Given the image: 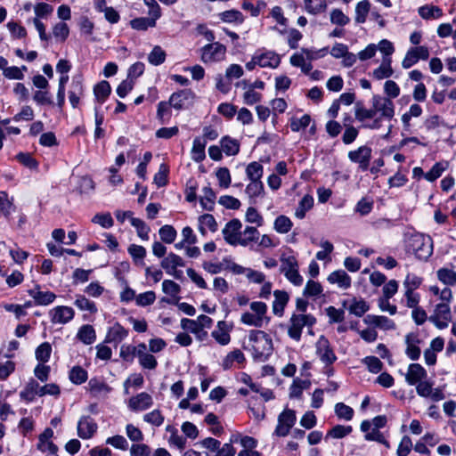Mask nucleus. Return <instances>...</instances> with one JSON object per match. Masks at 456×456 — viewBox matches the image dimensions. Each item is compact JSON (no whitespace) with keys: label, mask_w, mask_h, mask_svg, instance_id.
Listing matches in <instances>:
<instances>
[{"label":"nucleus","mask_w":456,"mask_h":456,"mask_svg":"<svg viewBox=\"0 0 456 456\" xmlns=\"http://www.w3.org/2000/svg\"><path fill=\"white\" fill-rule=\"evenodd\" d=\"M181 327L183 330H189L191 333L195 334L199 340L202 341L208 337V332L202 330L201 328L195 322V320L183 318L181 321Z\"/></svg>","instance_id":"30"},{"label":"nucleus","mask_w":456,"mask_h":456,"mask_svg":"<svg viewBox=\"0 0 456 456\" xmlns=\"http://www.w3.org/2000/svg\"><path fill=\"white\" fill-rule=\"evenodd\" d=\"M77 338L86 345H91L96 338L95 330L89 324L83 325L77 334Z\"/></svg>","instance_id":"34"},{"label":"nucleus","mask_w":456,"mask_h":456,"mask_svg":"<svg viewBox=\"0 0 456 456\" xmlns=\"http://www.w3.org/2000/svg\"><path fill=\"white\" fill-rule=\"evenodd\" d=\"M241 222L239 219H232L229 221L224 229L222 230V233L224 240L231 246L240 245V240L241 238Z\"/></svg>","instance_id":"7"},{"label":"nucleus","mask_w":456,"mask_h":456,"mask_svg":"<svg viewBox=\"0 0 456 456\" xmlns=\"http://www.w3.org/2000/svg\"><path fill=\"white\" fill-rule=\"evenodd\" d=\"M52 353V346L48 342L42 343L36 349L35 354L37 361L45 363L50 359Z\"/></svg>","instance_id":"46"},{"label":"nucleus","mask_w":456,"mask_h":456,"mask_svg":"<svg viewBox=\"0 0 456 456\" xmlns=\"http://www.w3.org/2000/svg\"><path fill=\"white\" fill-rule=\"evenodd\" d=\"M132 28L136 30H147L156 26L155 21L148 17L135 18L130 21Z\"/></svg>","instance_id":"47"},{"label":"nucleus","mask_w":456,"mask_h":456,"mask_svg":"<svg viewBox=\"0 0 456 456\" xmlns=\"http://www.w3.org/2000/svg\"><path fill=\"white\" fill-rule=\"evenodd\" d=\"M352 432V427L351 426H343V425H337L333 427L327 434V437H332L335 439H340L347 435H349Z\"/></svg>","instance_id":"55"},{"label":"nucleus","mask_w":456,"mask_h":456,"mask_svg":"<svg viewBox=\"0 0 456 456\" xmlns=\"http://www.w3.org/2000/svg\"><path fill=\"white\" fill-rule=\"evenodd\" d=\"M69 379L74 384H83L87 379V372L82 367L75 366L69 372Z\"/></svg>","instance_id":"50"},{"label":"nucleus","mask_w":456,"mask_h":456,"mask_svg":"<svg viewBox=\"0 0 456 456\" xmlns=\"http://www.w3.org/2000/svg\"><path fill=\"white\" fill-rule=\"evenodd\" d=\"M248 339L254 359L259 362L265 361L273 350L272 340L268 335L265 331L253 330L249 332Z\"/></svg>","instance_id":"2"},{"label":"nucleus","mask_w":456,"mask_h":456,"mask_svg":"<svg viewBox=\"0 0 456 456\" xmlns=\"http://www.w3.org/2000/svg\"><path fill=\"white\" fill-rule=\"evenodd\" d=\"M92 222L101 225L102 228H110L113 226L114 222L110 213L96 214L93 218Z\"/></svg>","instance_id":"62"},{"label":"nucleus","mask_w":456,"mask_h":456,"mask_svg":"<svg viewBox=\"0 0 456 456\" xmlns=\"http://www.w3.org/2000/svg\"><path fill=\"white\" fill-rule=\"evenodd\" d=\"M405 248L419 260L427 261L433 254V240L429 235L419 232L405 235Z\"/></svg>","instance_id":"1"},{"label":"nucleus","mask_w":456,"mask_h":456,"mask_svg":"<svg viewBox=\"0 0 456 456\" xmlns=\"http://www.w3.org/2000/svg\"><path fill=\"white\" fill-rule=\"evenodd\" d=\"M159 232L160 239L165 243L170 244V243L174 242L176 238L175 229L173 226L168 225V224L162 226L159 229Z\"/></svg>","instance_id":"59"},{"label":"nucleus","mask_w":456,"mask_h":456,"mask_svg":"<svg viewBox=\"0 0 456 456\" xmlns=\"http://www.w3.org/2000/svg\"><path fill=\"white\" fill-rule=\"evenodd\" d=\"M49 314L53 323L65 324L73 319L75 312L69 306L61 305L53 308Z\"/></svg>","instance_id":"14"},{"label":"nucleus","mask_w":456,"mask_h":456,"mask_svg":"<svg viewBox=\"0 0 456 456\" xmlns=\"http://www.w3.org/2000/svg\"><path fill=\"white\" fill-rule=\"evenodd\" d=\"M427 370L419 363H411L408 367L407 373L405 374V380L411 386H415L417 383L427 378Z\"/></svg>","instance_id":"16"},{"label":"nucleus","mask_w":456,"mask_h":456,"mask_svg":"<svg viewBox=\"0 0 456 456\" xmlns=\"http://www.w3.org/2000/svg\"><path fill=\"white\" fill-rule=\"evenodd\" d=\"M200 51V60L206 64L222 61L226 55V46L219 42L208 44Z\"/></svg>","instance_id":"6"},{"label":"nucleus","mask_w":456,"mask_h":456,"mask_svg":"<svg viewBox=\"0 0 456 456\" xmlns=\"http://www.w3.org/2000/svg\"><path fill=\"white\" fill-rule=\"evenodd\" d=\"M281 273L295 286H300L303 283V277L298 273V263L294 256H281Z\"/></svg>","instance_id":"5"},{"label":"nucleus","mask_w":456,"mask_h":456,"mask_svg":"<svg viewBox=\"0 0 456 456\" xmlns=\"http://www.w3.org/2000/svg\"><path fill=\"white\" fill-rule=\"evenodd\" d=\"M257 65L262 68H277L281 62V57L279 54L273 51H266L265 53L256 54Z\"/></svg>","instance_id":"22"},{"label":"nucleus","mask_w":456,"mask_h":456,"mask_svg":"<svg viewBox=\"0 0 456 456\" xmlns=\"http://www.w3.org/2000/svg\"><path fill=\"white\" fill-rule=\"evenodd\" d=\"M53 436V431L49 428H45L38 437L37 449L43 452L46 451H58L57 445L51 441Z\"/></svg>","instance_id":"25"},{"label":"nucleus","mask_w":456,"mask_h":456,"mask_svg":"<svg viewBox=\"0 0 456 456\" xmlns=\"http://www.w3.org/2000/svg\"><path fill=\"white\" fill-rule=\"evenodd\" d=\"M429 57V51L426 46H417L411 48L405 54L402 66L403 69H410L415 63L419 61V60H428Z\"/></svg>","instance_id":"12"},{"label":"nucleus","mask_w":456,"mask_h":456,"mask_svg":"<svg viewBox=\"0 0 456 456\" xmlns=\"http://www.w3.org/2000/svg\"><path fill=\"white\" fill-rule=\"evenodd\" d=\"M151 448L145 444H133L130 448V456H149Z\"/></svg>","instance_id":"64"},{"label":"nucleus","mask_w":456,"mask_h":456,"mask_svg":"<svg viewBox=\"0 0 456 456\" xmlns=\"http://www.w3.org/2000/svg\"><path fill=\"white\" fill-rule=\"evenodd\" d=\"M376 117V113L374 108L365 109L360 102L356 103L355 106V118L361 122L374 118Z\"/></svg>","instance_id":"53"},{"label":"nucleus","mask_w":456,"mask_h":456,"mask_svg":"<svg viewBox=\"0 0 456 456\" xmlns=\"http://www.w3.org/2000/svg\"><path fill=\"white\" fill-rule=\"evenodd\" d=\"M315 322L316 319L311 314H293L289 322L288 335L295 341H299L304 327H313Z\"/></svg>","instance_id":"4"},{"label":"nucleus","mask_w":456,"mask_h":456,"mask_svg":"<svg viewBox=\"0 0 456 456\" xmlns=\"http://www.w3.org/2000/svg\"><path fill=\"white\" fill-rule=\"evenodd\" d=\"M218 16L222 21L227 23L241 24L245 20L244 15L240 11L235 9L220 12Z\"/></svg>","instance_id":"36"},{"label":"nucleus","mask_w":456,"mask_h":456,"mask_svg":"<svg viewBox=\"0 0 456 456\" xmlns=\"http://www.w3.org/2000/svg\"><path fill=\"white\" fill-rule=\"evenodd\" d=\"M245 192L250 198H256L264 193V184L261 180L251 181L246 187Z\"/></svg>","instance_id":"54"},{"label":"nucleus","mask_w":456,"mask_h":456,"mask_svg":"<svg viewBox=\"0 0 456 456\" xmlns=\"http://www.w3.org/2000/svg\"><path fill=\"white\" fill-rule=\"evenodd\" d=\"M451 319V309L445 303L436 305L434 314L428 318L440 330L447 328Z\"/></svg>","instance_id":"9"},{"label":"nucleus","mask_w":456,"mask_h":456,"mask_svg":"<svg viewBox=\"0 0 456 456\" xmlns=\"http://www.w3.org/2000/svg\"><path fill=\"white\" fill-rule=\"evenodd\" d=\"M127 335V330L117 322L110 328L107 334V341L118 343L126 338Z\"/></svg>","instance_id":"31"},{"label":"nucleus","mask_w":456,"mask_h":456,"mask_svg":"<svg viewBox=\"0 0 456 456\" xmlns=\"http://www.w3.org/2000/svg\"><path fill=\"white\" fill-rule=\"evenodd\" d=\"M292 227V222L286 216H279L274 221V229L279 233H287Z\"/></svg>","instance_id":"49"},{"label":"nucleus","mask_w":456,"mask_h":456,"mask_svg":"<svg viewBox=\"0 0 456 456\" xmlns=\"http://www.w3.org/2000/svg\"><path fill=\"white\" fill-rule=\"evenodd\" d=\"M244 361L245 356L243 353L239 349H235L225 356L223 360L222 366L224 370H229L232 368L234 362L242 363Z\"/></svg>","instance_id":"39"},{"label":"nucleus","mask_w":456,"mask_h":456,"mask_svg":"<svg viewBox=\"0 0 456 456\" xmlns=\"http://www.w3.org/2000/svg\"><path fill=\"white\" fill-rule=\"evenodd\" d=\"M365 322L386 330L395 329V322L386 316L369 314L367 315Z\"/></svg>","instance_id":"28"},{"label":"nucleus","mask_w":456,"mask_h":456,"mask_svg":"<svg viewBox=\"0 0 456 456\" xmlns=\"http://www.w3.org/2000/svg\"><path fill=\"white\" fill-rule=\"evenodd\" d=\"M296 413L293 410H284L278 417V424L274 430L277 436H286L296 422Z\"/></svg>","instance_id":"8"},{"label":"nucleus","mask_w":456,"mask_h":456,"mask_svg":"<svg viewBox=\"0 0 456 456\" xmlns=\"http://www.w3.org/2000/svg\"><path fill=\"white\" fill-rule=\"evenodd\" d=\"M335 413L339 419L350 420L354 416V410L343 403H338L335 405Z\"/></svg>","instance_id":"60"},{"label":"nucleus","mask_w":456,"mask_h":456,"mask_svg":"<svg viewBox=\"0 0 456 456\" xmlns=\"http://www.w3.org/2000/svg\"><path fill=\"white\" fill-rule=\"evenodd\" d=\"M184 265L183 258L174 253H169L167 256L161 261V267L164 268L167 273L174 275L175 278L179 277L175 272V269L179 266L183 267Z\"/></svg>","instance_id":"20"},{"label":"nucleus","mask_w":456,"mask_h":456,"mask_svg":"<svg viewBox=\"0 0 456 456\" xmlns=\"http://www.w3.org/2000/svg\"><path fill=\"white\" fill-rule=\"evenodd\" d=\"M322 292V285L313 280H309L304 289L303 294L307 297H314L321 295Z\"/></svg>","instance_id":"56"},{"label":"nucleus","mask_w":456,"mask_h":456,"mask_svg":"<svg viewBox=\"0 0 456 456\" xmlns=\"http://www.w3.org/2000/svg\"><path fill=\"white\" fill-rule=\"evenodd\" d=\"M131 224L136 229L141 239L145 240L149 239L150 227L142 219L131 217Z\"/></svg>","instance_id":"52"},{"label":"nucleus","mask_w":456,"mask_h":456,"mask_svg":"<svg viewBox=\"0 0 456 456\" xmlns=\"http://www.w3.org/2000/svg\"><path fill=\"white\" fill-rule=\"evenodd\" d=\"M330 22L338 26H346L350 22V18L340 9H333L330 12Z\"/></svg>","instance_id":"57"},{"label":"nucleus","mask_w":456,"mask_h":456,"mask_svg":"<svg viewBox=\"0 0 456 456\" xmlns=\"http://www.w3.org/2000/svg\"><path fill=\"white\" fill-rule=\"evenodd\" d=\"M310 122L311 117L308 114H305L301 118L293 117L290 119V128L293 132H298L307 127Z\"/></svg>","instance_id":"51"},{"label":"nucleus","mask_w":456,"mask_h":456,"mask_svg":"<svg viewBox=\"0 0 456 456\" xmlns=\"http://www.w3.org/2000/svg\"><path fill=\"white\" fill-rule=\"evenodd\" d=\"M448 167V162H436L432 168L425 174V179L428 182H434L439 178L443 172Z\"/></svg>","instance_id":"42"},{"label":"nucleus","mask_w":456,"mask_h":456,"mask_svg":"<svg viewBox=\"0 0 456 456\" xmlns=\"http://www.w3.org/2000/svg\"><path fill=\"white\" fill-rule=\"evenodd\" d=\"M328 281L331 284H338L341 289H346L351 286V278L344 270L332 272L328 276Z\"/></svg>","instance_id":"26"},{"label":"nucleus","mask_w":456,"mask_h":456,"mask_svg":"<svg viewBox=\"0 0 456 456\" xmlns=\"http://www.w3.org/2000/svg\"><path fill=\"white\" fill-rule=\"evenodd\" d=\"M39 384L35 379H30L20 391V396L27 402H32L36 396H39Z\"/></svg>","instance_id":"29"},{"label":"nucleus","mask_w":456,"mask_h":456,"mask_svg":"<svg viewBox=\"0 0 456 456\" xmlns=\"http://www.w3.org/2000/svg\"><path fill=\"white\" fill-rule=\"evenodd\" d=\"M202 191L203 196L200 200V204L204 209L211 211L214 208L215 200L216 197V193L208 186L204 187Z\"/></svg>","instance_id":"40"},{"label":"nucleus","mask_w":456,"mask_h":456,"mask_svg":"<svg viewBox=\"0 0 456 456\" xmlns=\"http://www.w3.org/2000/svg\"><path fill=\"white\" fill-rule=\"evenodd\" d=\"M166 60L165 51L159 45L153 47L152 51L148 56V61L151 64L158 66L162 64Z\"/></svg>","instance_id":"45"},{"label":"nucleus","mask_w":456,"mask_h":456,"mask_svg":"<svg viewBox=\"0 0 456 456\" xmlns=\"http://www.w3.org/2000/svg\"><path fill=\"white\" fill-rule=\"evenodd\" d=\"M418 13L424 20H437L444 14L439 6L433 4H424L419 7Z\"/></svg>","instance_id":"27"},{"label":"nucleus","mask_w":456,"mask_h":456,"mask_svg":"<svg viewBox=\"0 0 456 456\" xmlns=\"http://www.w3.org/2000/svg\"><path fill=\"white\" fill-rule=\"evenodd\" d=\"M362 362L367 366L369 371L379 373L383 368L382 362L376 356H367L362 359Z\"/></svg>","instance_id":"61"},{"label":"nucleus","mask_w":456,"mask_h":456,"mask_svg":"<svg viewBox=\"0 0 456 456\" xmlns=\"http://www.w3.org/2000/svg\"><path fill=\"white\" fill-rule=\"evenodd\" d=\"M274 300L273 302V312L275 315L282 316L284 308L287 305L289 296L284 290H275L273 292Z\"/></svg>","instance_id":"24"},{"label":"nucleus","mask_w":456,"mask_h":456,"mask_svg":"<svg viewBox=\"0 0 456 456\" xmlns=\"http://www.w3.org/2000/svg\"><path fill=\"white\" fill-rule=\"evenodd\" d=\"M152 398L151 396L145 393H140L136 396H133L129 399V408L132 411H144L148 408H150L152 405Z\"/></svg>","instance_id":"18"},{"label":"nucleus","mask_w":456,"mask_h":456,"mask_svg":"<svg viewBox=\"0 0 456 456\" xmlns=\"http://www.w3.org/2000/svg\"><path fill=\"white\" fill-rule=\"evenodd\" d=\"M393 69L391 67V59L385 58L380 66L373 70L372 76L377 80L390 77L393 75Z\"/></svg>","instance_id":"32"},{"label":"nucleus","mask_w":456,"mask_h":456,"mask_svg":"<svg viewBox=\"0 0 456 456\" xmlns=\"http://www.w3.org/2000/svg\"><path fill=\"white\" fill-rule=\"evenodd\" d=\"M437 278L440 281L446 285L453 286L456 285V272L447 269L441 268L437 271Z\"/></svg>","instance_id":"44"},{"label":"nucleus","mask_w":456,"mask_h":456,"mask_svg":"<svg viewBox=\"0 0 456 456\" xmlns=\"http://www.w3.org/2000/svg\"><path fill=\"white\" fill-rule=\"evenodd\" d=\"M315 346L317 355L326 365H330L337 360V356L330 347L329 340L324 336H321L318 338Z\"/></svg>","instance_id":"11"},{"label":"nucleus","mask_w":456,"mask_h":456,"mask_svg":"<svg viewBox=\"0 0 456 456\" xmlns=\"http://www.w3.org/2000/svg\"><path fill=\"white\" fill-rule=\"evenodd\" d=\"M348 158L352 162L358 163L361 169L366 170L371 158V149L361 146L355 151H349Z\"/></svg>","instance_id":"13"},{"label":"nucleus","mask_w":456,"mask_h":456,"mask_svg":"<svg viewBox=\"0 0 456 456\" xmlns=\"http://www.w3.org/2000/svg\"><path fill=\"white\" fill-rule=\"evenodd\" d=\"M251 312H245L241 314L240 322L248 326L262 328L265 323H268L270 318L267 317V305L264 302L255 301L250 304Z\"/></svg>","instance_id":"3"},{"label":"nucleus","mask_w":456,"mask_h":456,"mask_svg":"<svg viewBox=\"0 0 456 456\" xmlns=\"http://www.w3.org/2000/svg\"><path fill=\"white\" fill-rule=\"evenodd\" d=\"M370 11V3L369 0H362L357 3L355 6L354 20L358 24H362L366 21L368 13Z\"/></svg>","instance_id":"35"},{"label":"nucleus","mask_w":456,"mask_h":456,"mask_svg":"<svg viewBox=\"0 0 456 456\" xmlns=\"http://www.w3.org/2000/svg\"><path fill=\"white\" fill-rule=\"evenodd\" d=\"M206 144H207L206 140L202 139L200 137H196L193 140V144H192V148H191V159L194 161L200 162L205 159Z\"/></svg>","instance_id":"33"},{"label":"nucleus","mask_w":456,"mask_h":456,"mask_svg":"<svg viewBox=\"0 0 456 456\" xmlns=\"http://www.w3.org/2000/svg\"><path fill=\"white\" fill-rule=\"evenodd\" d=\"M94 95L98 102H103L111 92L110 85L108 81H102L98 83L94 89Z\"/></svg>","instance_id":"43"},{"label":"nucleus","mask_w":456,"mask_h":456,"mask_svg":"<svg viewBox=\"0 0 456 456\" xmlns=\"http://www.w3.org/2000/svg\"><path fill=\"white\" fill-rule=\"evenodd\" d=\"M247 176L250 181L260 180L263 175V166L258 162H251L246 168Z\"/></svg>","instance_id":"48"},{"label":"nucleus","mask_w":456,"mask_h":456,"mask_svg":"<svg viewBox=\"0 0 456 456\" xmlns=\"http://www.w3.org/2000/svg\"><path fill=\"white\" fill-rule=\"evenodd\" d=\"M28 294L35 300L36 305H47L54 301L56 295L51 291H41L39 286L29 289Z\"/></svg>","instance_id":"23"},{"label":"nucleus","mask_w":456,"mask_h":456,"mask_svg":"<svg viewBox=\"0 0 456 456\" xmlns=\"http://www.w3.org/2000/svg\"><path fill=\"white\" fill-rule=\"evenodd\" d=\"M97 429V425L90 417H83L77 423V434L83 439L93 436Z\"/></svg>","instance_id":"19"},{"label":"nucleus","mask_w":456,"mask_h":456,"mask_svg":"<svg viewBox=\"0 0 456 456\" xmlns=\"http://www.w3.org/2000/svg\"><path fill=\"white\" fill-rule=\"evenodd\" d=\"M221 147L224 153L228 156L238 154L240 151V143L237 140L225 136L221 141Z\"/></svg>","instance_id":"41"},{"label":"nucleus","mask_w":456,"mask_h":456,"mask_svg":"<svg viewBox=\"0 0 456 456\" xmlns=\"http://www.w3.org/2000/svg\"><path fill=\"white\" fill-rule=\"evenodd\" d=\"M314 206V198L308 194L305 195L298 203L295 216L299 219L305 216V213Z\"/></svg>","instance_id":"37"},{"label":"nucleus","mask_w":456,"mask_h":456,"mask_svg":"<svg viewBox=\"0 0 456 456\" xmlns=\"http://www.w3.org/2000/svg\"><path fill=\"white\" fill-rule=\"evenodd\" d=\"M194 94L190 89L180 90L172 94L169 98V104L176 109L181 110L183 108L186 102L192 100Z\"/></svg>","instance_id":"21"},{"label":"nucleus","mask_w":456,"mask_h":456,"mask_svg":"<svg viewBox=\"0 0 456 456\" xmlns=\"http://www.w3.org/2000/svg\"><path fill=\"white\" fill-rule=\"evenodd\" d=\"M372 107L374 108L376 115L379 113V116L383 117L385 119L390 120L395 116L394 102L388 98L373 95Z\"/></svg>","instance_id":"10"},{"label":"nucleus","mask_w":456,"mask_h":456,"mask_svg":"<svg viewBox=\"0 0 456 456\" xmlns=\"http://www.w3.org/2000/svg\"><path fill=\"white\" fill-rule=\"evenodd\" d=\"M241 238L240 245L242 247L248 246L251 242H255L258 240L259 232L256 227L247 226L243 232H241Z\"/></svg>","instance_id":"38"},{"label":"nucleus","mask_w":456,"mask_h":456,"mask_svg":"<svg viewBox=\"0 0 456 456\" xmlns=\"http://www.w3.org/2000/svg\"><path fill=\"white\" fill-rule=\"evenodd\" d=\"M69 34V28L68 25L64 22L57 23L53 28V35L55 38L61 40V42L65 41Z\"/></svg>","instance_id":"63"},{"label":"nucleus","mask_w":456,"mask_h":456,"mask_svg":"<svg viewBox=\"0 0 456 456\" xmlns=\"http://www.w3.org/2000/svg\"><path fill=\"white\" fill-rule=\"evenodd\" d=\"M74 304L82 311H88L91 314L97 312L95 304L84 296H77Z\"/></svg>","instance_id":"58"},{"label":"nucleus","mask_w":456,"mask_h":456,"mask_svg":"<svg viewBox=\"0 0 456 456\" xmlns=\"http://www.w3.org/2000/svg\"><path fill=\"white\" fill-rule=\"evenodd\" d=\"M87 389L94 397H105L111 391V387L99 378H92L88 382Z\"/></svg>","instance_id":"15"},{"label":"nucleus","mask_w":456,"mask_h":456,"mask_svg":"<svg viewBox=\"0 0 456 456\" xmlns=\"http://www.w3.org/2000/svg\"><path fill=\"white\" fill-rule=\"evenodd\" d=\"M420 339L418 335L414 333H409L405 336L406 355L412 361H416L420 356V348L419 346Z\"/></svg>","instance_id":"17"}]
</instances>
